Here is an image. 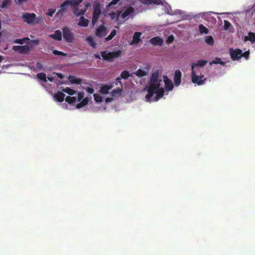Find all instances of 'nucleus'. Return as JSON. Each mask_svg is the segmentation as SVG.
<instances>
[{
    "instance_id": "nucleus-41",
    "label": "nucleus",
    "mask_w": 255,
    "mask_h": 255,
    "mask_svg": "<svg viewBox=\"0 0 255 255\" xmlns=\"http://www.w3.org/2000/svg\"><path fill=\"white\" fill-rule=\"evenodd\" d=\"M43 21V18L42 16L38 17L37 18L36 17V20H35L33 24H40Z\"/></svg>"
},
{
    "instance_id": "nucleus-43",
    "label": "nucleus",
    "mask_w": 255,
    "mask_h": 255,
    "mask_svg": "<svg viewBox=\"0 0 255 255\" xmlns=\"http://www.w3.org/2000/svg\"><path fill=\"white\" fill-rule=\"evenodd\" d=\"M121 91L122 90L120 88L114 89L112 92V95L114 96L117 94H120Z\"/></svg>"
},
{
    "instance_id": "nucleus-11",
    "label": "nucleus",
    "mask_w": 255,
    "mask_h": 255,
    "mask_svg": "<svg viewBox=\"0 0 255 255\" xmlns=\"http://www.w3.org/2000/svg\"><path fill=\"white\" fill-rule=\"evenodd\" d=\"M149 41L151 44L155 46H161L163 43V39L158 36L151 38Z\"/></svg>"
},
{
    "instance_id": "nucleus-19",
    "label": "nucleus",
    "mask_w": 255,
    "mask_h": 255,
    "mask_svg": "<svg viewBox=\"0 0 255 255\" xmlns=\"http://www.w3.org/2000/svg\"><path fill=\"white\" fill-rule=\"evenodd\" d=\"M112 88V86L110 85H105L101 87L100 92L104 95L107 94L109 93L110 90H111Z\"/></svg>"
},
{
    "instance_id": "nucleus-38",
    "label": "nucleus",
    "mask_w": 255,
    "mask_h": 255,
    "mask_svg": "<svg viewBox=\"0 0 255 255\" xmlns=\"http://www.w3.org/2000/svg\"><path fill=\"white\" fill-rule=\"evenodd\" d=\"M231 25V24L228 20H225L224 21V29L227 30Z\"/></svg>"
},
{
    "instance_id": "nucleus-45",
    "label": "nucleus",
    "mask_w": 255,
    "mask_h": 255,
    "mask_svg": "<svg viewBox=\"0 0 255 255\" xmlns=\"http://www.w3.org/2000/svg\"><path fill=\"white\" fill-rule=\"evenodd\" d=\"M249 51H246L244 53H243V51H242V57H244L246 59H248L249 58Z\"/></svg>"
},
{
    "instance_id": "nucleus-37",
    "label": "nucleus",
    "mask_w": 255,
    "mask_h": 255,
    "mask_svg": "<svg viewBox=\"0 0 255 255\" xmlns=\"http://www.w3.org/2000/svg\"><path fill=\"white\" fill-rule=\"evenodd\" d=\"M56 9L55 8H49L47 10L46 14L50 17H52L53 16L54 13L56 12Z\"/></svg>"
},
{
    "instance_id": "nucleus-32",
    "label": "nucleus",
    "mask_w": 255,
    "mask_h": 255,
    "mask_svg": "<svg viewBox=\"0 0 255 255\" xmlns=\"http://www.w3.org/2000/svg\"><path fill=\"white\" fill-rule=\"evenodd\" d=\"M79 5H74V6H71L73 9V13L76 16H78V14L79 13V8L78 7Z\"/></svg>"
},
{
    "instance_id": "nucleus-8",
    "label": "nucleus",
    "mask_w": 255,
    "mask_h": 255,
    "mask_svg": "<svg viewBox=\"0 0 255 255\" xmlns=\"http://www.w3.org/2000/svg\"><path fill=\"white\" fill-rule=\"evenodd\" d=\"M12 50L20 54L27 53L29 51V47L27 45L13 46L12 47Z\"/></svg>"
},
{
    "instance_id": "nucleus-54",
    "label": "nucleus",
    "mask_w": 255,
    "mask_h": 255,
    "mask_svg": "<svg viewBox=\"0 0 255 255\" xmlns=\"http://www.w3.org/2000/svg\"><path fill=\"white\" fill-rule=\"evenodd\" d=\"M90 44L92 47H93V48L96 47V43L92 39H91Z\"/></svg>"
},
{
    "instance_id": "nucleus-28",
    "label": "nucleus",
    "mask_w": 255,
    "mask_h": 255,
    "mask_svg": "<svg viewBox=\"0 0 255 255\" xmlns=\"http://www.w3.org/2000/svg\"><path fill=\"white\" fill-rule=\"evenodd\" d=\"M117 34V31L115 29L113 30L110 34L105 38V41H108L112 39Z\"/></svg>"
},
{
    "instance_id": "nucleus-51",
    "label": "nucleus",
    "mask_w": 255,
    "mask_h": 255,
    "mask_svg": "<svg viewBox=\"0 0 255 255\" xmlns=\"http://www.w3.org/2000/svg\"><path fill=\"white\" fill-rule=\"evenodd\" d=\"M87 91L89 94H93L94 93V89L92 87H88L87 89Z\"/></svg>"
},
{
    "instance_id": "nucleus-14",
    "label": "nucleus",
    "mask_w": 255,
    "mask_h": 255,
    "mask_svg": "<svg viewBox=\"0 0 255 255\" xmlns=\"http://www.w3.org/2000/svg\"><path fill=\"white\" fill-rule=\"evenodd\" d=\"M49 36L58 41H61L62 40V32L60 30H56L54 34L49 35Z\"/></svg>"
},
{
    "instance_id": "nucleus-10",
    "label": "nucleus",
    "mask_w": 255,
    "mask_h": 255,
    "mask_svg": "<svg viewBox=\"0 0 255 255\" xmlns=\"http://www.w3.org/2000/svg\"><path fill=\"white\" fill-rule=\"evenodd\" d=\"M164 92V89L162 87H160V86H158L154 91V94L156 95L154 97V101H157L160 98H162L163 96Z\"/></svg>"
},
{
    "instance_id": "nucleus-7",
    "label": "nucleus",
    "mask_w": 255,
    "mask_h": 255,
    "mask_svg": "<svg viewBox=\"0 0 255 255\" xmlns=\"http://www.w3.org/2000/svg\"><path fill=\"white\" fill-rule=\"evenodd\" d=\"M230 55L232 60L236 61L242 57V50L240 49H230Z\"/></svg>"
},
{
    "instance_id": "nucleus-27",
    "label": "nucleus",
    "mask_w": 255,
    "mask_h": 255,
    "mask_svg": "<svg viewBox=\"0 0 255 255\" xmlns=\"http://www.w3.org/2000/svg\"><path fill=\"white\" fill-rule=\"evenodd\" d=\"M199 29L200 31V32L201 33H204V34H208L209 32V30L207 29V27H206L205 26H204L202 24H200L199 26Z\"/></svg>"
},
{
    "instance_id": "nucleus-58",
    "label": "nucleus",
    "mask_w": 255,
    "mask_h": 255,
    "mask_svg": "<svg viewBox=\"0 0 255 255\" xmlns=\"http://www.w3.org/2000/svg\"><path fill=\"white\" fill-rule=\"evenodd\" d=\"M58 77H59L60 78H63V76H62V74L61 73L58 74Z\"/></svg>"
},
{
    "instance_id": "nucleus-60",
    "label": "nucleus",
    "mask_w": 255,
    "mask_h": 255,
    "mask_svg": "<svg viewBox=\"0 0 255 255\" xmlns=\"http://www.w3.org/2000/svg\"><path fill=\"white\" fill-rule=\"evenodd\" d=\"M2 59H3L2 57L0 55V62H1L2 61Z\"/></svg>"
},
{
    "instance_id": "nucleus-35",
    "label": "nucleus",
    "mask_w": 255,
    "mask_h": 255,
    "mask_svg": "<svg viewBox=\"0 0 255 255\" xmlns=\"http://www.w3.org/2000/svg\"><path fill=\"white\" fill-rule=\"evenodd\" d=\"M65 12V11L63 10V9H62L61 8H60V9L56 13L55 16L62 18L64 16V13Z\"/></svg>"
},
{
    "instance_id": "nucleus-39",
    "label": "nucleus",
    "mask_w": 255,
    "mask_h": 255,
    "mask_svg": "<svg viewBox=\"0 0 255 255\" xmlns=\"http://www.w3.org/2000/svg\"><path fill=\"white\" fill-rule=\"evenodd\" d=\"M25 39H29V38H23V39H15L14 41V43L22 44L23 43V42H24V41Z\"/></svg>"
},
{
    "instance_id": "nucleus-24",
    "label": "nucleus",
    "mask_w": 255,
    "mask_h": 255,
    "mask_svg": "<svg viewBox=\"0 0 255 255\" xmlns=\"http://www.w3.org/2000/svg\"><path fill=\"white\" fill-rule=\"evenodd\" d=\"M11 0H3L0 4V8H6L11 4Z\"/></svg>"
},
{
    "instance_id": "nucleus-49",
    "label": "nucleus",
    "mask_w": 255,
    "mask_h": 255,
    "mask_svg": "<svg viewBox=\"0 0 255 255\" xmlns=\"http://www.w3.org/2000/svg\"><path fill=\"white\" fill-rule=\"evenodd\" d=\"M87 7H88V6L87 5L86 8H85V9H81L80 10L79 13L78 14V16L80 15H82L84 14V13H85V12L87 10Z\"/></svg>"
},
{
    "instance_id": "nucleus-53",
    "label": "nucleus",
    "mask_w": 255,
    "mask_h": 255,
    "mask_svg": "<svg viewBox=\"0 0 255 255\" xmlns=\"http://www.w3.org/2000/svg\"><path fill=\"white\" fill-rule=\"evenodd\" d=\"M152 2L156 4H162L161 0H152Z\"/></svg>"
},
{
    "instance_id": "nucleus-40",
    "label": "nucleus",
    "mask_w": 255,
    "mask_h": 255,
    "mask_svg": "<svg viewBox=\"0 0 255 255\" xmlns=\"http://www.w3.org/2000/svg\"><path fill=\"white\" fill-rule=\"evenodd\" d=\"M53 53L54 55H60V56H65V55H66V54L64 53V52L60 51H58V50H53Z\"/></svg>"
},
{
    "instance_id": "nucleus-26",
    "label": "nucleus",
    "mask_w": 255,
    "mask_h": 255,
    "mask_svg": "<svg viewBox=\"0 0 255 255\" xmlns=\"http://www.w3.org/2000/svg\"><path fill=\"white\" fill-rule=\"evenodd\" d=\"M62 91L64 92L67 93L70 95H73L76 93V91L69 87H66L65 88H62Z\"/></svg>"
},
{
    "instance_id": "nucleus-21",
    "label": "nucleus",
    "mask_w": 255,
    "mask_h": 255,
    "mask_svg": "<svg viewBox=\"0 0 255 255\" xmlns=\"http://www.w3.org/2000/svg\"><path fill=\"white\" fill-rule=\"evenodd\" d=\"M207 64V61L206 60H200L196 63H193L192 66H194V69L195 67H203Z\"/></svg>"
},
{
    "instance_id": "nucleus-3",
    "label": "nucleus",
    "mask_w": 255,
    "mask_h": 255,
    "mask_svg": "<svg viewBox=\"0 0 255 255\" xmlns=\"http://www.w3.org/2000/svg\"><path fill=\"white\" fill-rule=\"evenodd\" d=\"M93 8L94 11L93 12L92 19V22L93 25H94L98 21L99 18L101 13V7L100 3L96 1L93 3Z\"/></svg>"
},
{
    "instance_id": "nucleus-42",
    "label": "nucleus",
    "mask_w": 255,
    "mask_h": 255,
    "mask_svg": "<svg viewBox=\"0 0 255 255\" xmlns=\"http://www.w3.org/2000/svg\"><path fill=\"white\" fill-rule=\"evenodd\" d=\"M112 55L113 56V57L114 58H118L119 57L121 54V50H118L117 51H116V52H112Z\"/></svg>"
},
{
    "instance_id": "nucleus-52",
    "label": "nucleus",
    "mask_w": 255,
    "mask_h": 255,
    "mask_svg": "<svg viewBox=\"0 0 255 255\" xmlns=\"http://www.w3.org/2000/svg\"><path fill=\"white\" fill-rule=\"evenodd\" d=\"M151 0H139V1L143 4H147L150 3Z\"/></svg>"
},
{
    "instance_id": "nucleus-12",
    "label": "nucleus",
    "mask_w": 255,
    "mask_h": 255,
    "mask_svg": "<svg viewBox=\"0 0 255 255\" xmlns=\"http://www.w3.org/2000/svg\"><path fill=\"white\" fill-rule=\"evenodd\" d=\"M106 28L103 25L100 26L96 30V34L97 36L102 37L106 35Z\"/></svg>"
},
{
    "instance_id": "nucleus-4",
    "label": "nucleus",
    "mask_w": 255,
    "mask_h": 255,
    "mask_svg": "<svg viewBox=\"0 0 255 255\" xmlns=\"http://www.w3.org/2000/svg\"><path fill=\"white\" fill-rule=\"evenodd\" d=\"M21 17L23 19V22L32 24L36 20V14L34 13L22 12Z\"/></svg>"
},
{
    "instance_id": "nucleus-30",
    "label": "nucleus",
    "mask_w": 255,
    "mask_h": 255,
    "mask_svg": "<svg viewBox=\"0 0 255 255\" xmlns=\"http://www.w3.org/2000/svg\"><path fill=\"white\" fill-rule=\"evenodd\" d=\"M205 42L209 45H213L214 43V40L212 36H208L206 37Z\"/></svg>"
},
{
    "instance_id": "nucleus-23",
    "label": "nucleus",
    "mask_w": 255,
    "mask_h": 255,
    "mask_svg": "<svg viewBox=\"0 0 255 255\" xmlns=\"http://www.w3.org/2000/svg\"><path fill=\"white\" fill-rule=\"evenodd\" d=\"M88 99L87 98L83 99L82 101L77 104L76 108L77 109H80L86 105L88 103Z\"/></svg>"
},
{
    "instance_id": "nucleus-25",
    "label": "nucleus",
    "mask_w": 255,
    "mask_h": 255,
    "mask_svg": "<svg viewBox=\"0 0 255 255\" xmlns=\"http://www.w3.org/2000/svg\"><path fill=\"white\" fill-rule=\"evenodd\" d=\"M135 75L138 77H143L147 75V73L141 70V69H138L135 73Z\"/></svg>"
},
{
    "instance_id": "nucleus-22",
    "label": "nucleus",
    "mask_w": 255,
    "mask_h": 255,
    "mask_svg": "<svg viewBox=\"0 0 255 255\" xmlns=\"http://www.w3.org/2000/svg\"><path fill=\"white\" fill-rule=\"evenodd\" d=\"M69 80L72 84H80L82 82V80L81 79L76 78L75 76H70L69 77Z\"/></svg>"
},
{
    "instance_id": "nucleus-1",
    "label": "nucleus",
    "mask_w": 255,
    "mask_h": 255,
    "mask_svg": "<svg viewBox=\"0 0 255 255\" xmlns=\"http://www.w3.org/2000/svg\"><path fill=\"white\" fill-rule=\"evenodd\" d=\"M159 73V71L156 70L152 74L149 82V86L147 88L148 94L145 96V98L148 102L150 101L151 97L154 94V91L158 86H160V83L162 82V80L158 79Z\"/></svg>"
},
{
    "instance_id": "nucleus-9",
    "label": "nucleus",
    "mask_w": 255,
    "mask_h": 255,
    "mask_svg": "<svg viewBox=\"0 0 255 255\" xmlns=\"http://www.w3.org/2000/svg\"><path fill=\"white\" fill-rule=\"evenodd\" d=\"M181 76L182 73L179 70H177L175 71L173 76V81L175 85L177 87L179 86L181 84Z\"/></svg>"
},
{
    "instance_id": "nucleus-44",
    "label": "nucleus",
    "mask_w": 255,
    "mask_h": 255,
    "mask_svg": "<svg viewBox=\"0 0 255 255\" xmlns=\"http://www.w3.org/2000/svg\"><path fill=\"white\" fill-rule=\"evenodd\" d=\"M174 39V36L172 35H170L167 37L166 42L167 44H169V43H171V42H172L173 41Z\"/></svg>"
},
{
    "instance_id": "nucleus-20",
    "label": "nucleus",
    "mask_w": 255,
    "mask_h": 255,
    "mask_svg": "<svg viewBox=\"0 0 255 255\" xmlns=\"http://www.w3.org/2000/svg\"><path fill=\"white\" fill-rule=\"evenodd\" d=\"M89 20L85 18L83 16H81L80 18L78 24L81 26L87 27L89 24Z\"/></svg>"
},
{
    "instance_id": "nucleus-34",
    "label": "nucleus",
    "mask_w": 255,
    "mask_h": 255,
    "mask_svg": "<svg viewBox=\"0 0 255 255\" xmlns=\"http://www.w3.org/2000/svg\"><path fill=\"white\" fill-rule=\"evenodd\" d=\"M93 96H94V100L96 102L101 103L102 102L103 98L100 95H99L98 94H94Z\"/></svg>"
},
{
    "instance_id": "nucleus-13",
    "label": "nucleus",
    "mask_w": 255,
    "mask_h": 255,
    "mask_svg": "<svg viewBox=\"0 0 255 255\" xmlns=\"http://www.w3.org/2000/svg\"><path fill=\"white\" fill-rule=\"evenodd\" d=\"M165 82V88L168 91L172 90L174 85L172 81L167 77L164 78Z\"/></svg>"
},
{
    "instance_id": "nucleus-50",
    "label": "nucleus",
    "mask_w": 255,
    "mask_h": 255,
    "mask_svg": "<svg viewBox=\"0 0 255 255\" xmlns=\"http://www.w3.org/2000/svg\"><path fill=\"white\" fill-rule=\"evenodd\" d=\"M101 54L102 57L104 58V59L106 60L107 57V51H102L101 52Z\"/></svg>"
},
{
    "instance_id": "nucleus-18",
    "label": "nucleus",
    "mask_w": 255,
    "mask_h": 255,
    "mask_svg": "<svg viewBox=\"0 0 255 255\" xmlns=\"http://www.w3.org/2000/svg\"><path fill=\"white\" fill-rule=\"evenodd\" d=\"M134 8L131 7H128L126 10L121 14V18L124 19L128 16L130 14L133 13Z\"/></svg>"
},
{
    "instance_id": "nucleus-46",
    "label": "nucleus",
    "mask_w": 255,
    "mask_h": 255,
    "mask_svg": "<svg viewBox=\"0 0 255 255\" xmlns=\"http://www.w3.org/2000/svg\"><path fill=\"white\" fill-rule=\"evenodd\" d=\"M121 0H112L110 3L109 4L108 6L109 7H112L114 5H116L118 3L119 1H120Z\"/></svg>"
},
{
    "instance_id": "nucleus-48",
    "label": "nucleus",
    "mask_w": 255,
    "mask_h": 255,
    "mask_svg": "<svg viewBox=\"0 0 255 255\" xmlns=\"http://www.w3.org/2000/svg\"><path fill=\"white\" fill-rule=\"evenodd\" d=\"M84 97V93L80 92L78 94V99L77 101L78 102H80L82 100H83V98Z\"/></svg>"
},
{
    "instance_id": "nucleus-36",
    "label": "nucleus",
    "mask_w": 255,
    "mask_h": 255,
    "mask_svg": "<svg viewBox=\"0 0 255 255\" xmlns=\"http://www.w3.org/2000/svg\"><path fill=\"white\" fill-rule=\"evenodd\" d=\"M211 64H220L221 65H224L225 63L221 60V58L217 57L215 60L212 61Z\"/></svg>"
},
{
    "instance_id": "nucleus-57",
    "label": "nucleus",
    "mask_w": 255,
    "mask_h": 255,
    "mask_svg": "<svg viewBox=\"0 0 255 255\" xmlns=\"http://www.w3.org/2000/svg\"><path fill=\"white\" fill-rule=\"evenodd\" d=\"M95 57L97 58L100 59V56L98 54H95Z\"/></svg>"
},
{
    "instance_id": "nucleus-61",
    "label": "nucleus",
    "mask_w": 255,
    "mask_h": 255,
    "mask_svg": "<svg viewBox=\"0 0 255 255\" xmlns=\"http://www.w3.org/2000/svg\"><path fill=\"white\" fill-rule=\"evenodd\" d=\"M48 80L50 81H52V78H48Z\"/></svg>"
},
{
    "instance_id": "nucleus-56",
    "label": "nucleus",
    "mask_w": 255,
    "mask_h": 255,
    "mask_svg": "<svg viewBox=\"0 0 255 255\" xmlns=\"http://www.w3.org/2000/svg\"><path fill=\"white\" fill-rule=\"evenodd\" d=\"M36 65H37V67H40L42 65V64H41V63L40 62H37Z\"/></svg>"
},
{
    "instance_id": "nucleus-31",
    "label": "nucleus",
    "mask_w": 255,
    "mask_h": 255,
    "mask_svg": "<svg viewBox=\"0 0 255 255\" xmlns=\"http://www.w3.org/2000/svg\"><path fill=\"white\" fill-rule=\"evenodd\" d=\"M37 77L40 80L46 82L47 81L46 80V75L44 73H39L37 74Z\"/></svg>"
},
{
    "instance_id": "nucleus-62",
    "label": "nucleus",
    "mask_w": 255,
    "mask_h": 255,
    "mask_svg": "<svg viewBox=\"0 0 255 255\" xmlns=\"http://www.w3.org/2000/svg\"><path fill=\"white\" fill-rule=\"evenodd\" d=\"M109 101H110V100H109V98H107V99H106V102H109Z\"/></svg>"
},
{
    "instance_id": "nucleus-29",
    "label": "nucleus",
    "mask_w": 255,
    "mask_h": 255,
    "mask_svg": "<svg viewBox=\"0 0 255 255\" xmlns=\"http://www.w3.org/2000/svg\"><path fill=\"white\" fill-rule=\"evenodd\" d=\"M76 100V98L74 97L67 96L65 99V101L70 104H74Z\"/></svg>"
},
{
    "instance_id": "nucleus-5",
    "label": "nucleus",
    "mask_w": 255,
    "mask_h": 255,
    "mask_svg": "<svg viewBox=\"0 0 255 255\" xmlns=\"http://www.w3.org/2000/svg\"><path fill=\"white\" fill-rule=\"evenodd\" d=\"M83 0H66L60 6L65 12L67 11L68 6H74V5H79L82 2Z\"/></svg>"
},
{
    "instance_id": "nucleus-55",
    "label": "nucleus",
    "mask_w": 255,
    "mask_h": 255,
    "mask_svg": "<svg viewBox=\"0 0 255 255\" xmlns=\"http://www.w3.org/2000/svg\"><path fill=\"white\" fill-rule=\"evenodd\" d=\"M121 79H122V78L121 77V76L119 77L116 78V81L119 82L120 84H122L121 81H120Z\"/></svg>"
},
{
    "instance_id": "nucleus-16",
    "label": "nucleus",
    "mask_w": 255,
    "mask_h": 255,
    "mask_svg": "<svg viewBox=\"0 0 255 255\" xmlns=\"http://www.w3.org/2000/svg\"><path fill=\"white\" fill-rule=\"evenodd\" d=\"M65 95L62 92H58L54 95V98L59 102H62L65 98Z\"/></svg>"
},
{
    "instance_id": "nucleus-15",
    "label": "nucleus",
    "mask_w": 255,
    "mask_h": 255,
    "mask_svg": "<svg viewBox=\"0 0 255 255\" xmlns=\"http://www.w3.org/2000/svg\"><path fill=\"white\" fill-rule=\"evenodd\" d=\"M250 41L252 43H255V33L252 32H249L248 35L244 37V41Z\"/></svg>"
},
{
    "instance_id": "nucleus-33",
    "label": "nucleus",
    "mask_w": 255,
    "mask_h": 255,
    "mask_svg": "<svg viewBox=\"0 0 255 255\" xmlns=\"http://www.w3.org/2000/svg\"><path fill=\"white\" fill-rule=\"evenodd\" d=\"M120 76L122 78L124 79H127L129 78L130 75L128 71L125 70L122 72Z\"/></svg>"
},
{
    "instance_id": "nucleus-2",
    "label": "nucleus",
    "mask_w": 255,
    "mask_h": 255,
    "mask_svg": "<svg viewBox=\"0 0 255 255\" xmlns=\"http://www.w3.org/2000/svg\"><path fill=\"white\" fill-rule=\"evenodd\" d=\"M62 34L65 41L66 42L71 43L73 41L75 34L71 28L69 26H64L62 29Z\"/></svg>"
},
{
    "instance_id": "nucleus-6",
    "label": "nucleus",
    "mask_w": 255,
    "mask_h": 255,
    "mask_svg": "<svg viewBox=\"0 0 255 255\" xmlns=\"http://www.w3.org/2000/svg\"><path fill=\"white\" fill-rule=\"evenodd\" d=\"M192 72H191V78L192 82L193 83H197L198 85H201L204 83L206 78L201 79V77L196 75V72L194 70V66H191Z\"/></svg>"
},
{
    "instance_id": "nucleus-47",
    "label": "nucleus",
    "mask_w": 255,
    "mask_h": 255,
    "mask_svg": "<svg viewBox=\"0 0 255 255\" xmlns=\"http://www.w3.org/2000/svg\"><path fill=\"white\" fill-rule=\"evenodd\" d=\"M112 53V52H108V53L107 52V57L106 60L110 61V60L114 59Z\"/></svg>"
},
{
    "instance_id": "nucleus-59",
    "label": "nucleus",
    "mask_w": 255,
    "mask_h": 255,
    "mask_svg": "<svg viewBox=\"0 0 255 255\" xmlns=\"http://www.w3.org/2000/svg\"><path fill=\"white\" fill-rule=\"evenodd\" d=\"M199 77H201V79H203V78H204V75H202V74H200V76H198Z\"/></svg>"
},
{
    "instance_id": "nucleus-17",
    "label": "nucleus",
    "mask_w": 255,
    "mask_h": 255,
    "mask_svg": "<svg viewBox=\"0 0 255 255\" xmlns=\"http://www.w3.org/2000/svg\"><path fill=\"white\" fill-rule=\"evenodd\" d=\"M141 33L140 32H135L132 37V43L137 44L140 41V36Z\"/></svg>"
}]
</instances>
